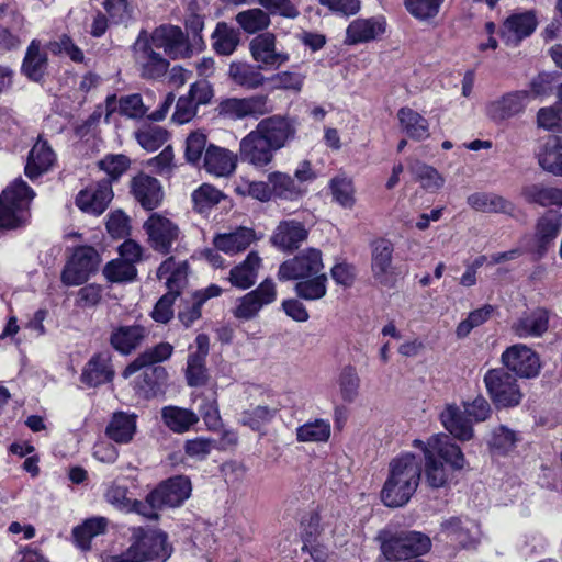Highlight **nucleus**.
I'll use <instances>...</instances> for the list:
<instances>
[{"label":"nucleus","mask_w":562,"mask_h":562,"mask_svg":"<svg viewBox=\"0 0 562 562\" xmlns=\"http://www.w3.org/2000/svg\"><path fill=\"white\" fill-rule=\"evenodd\" d=\"M412 446L424 454L425 479L432 488L449 485L468 464L461 447L447 434L432 435L427 441L414 439Z\"/></svg>","instance_id":"obj_1"},{"label":"nucleus","mask_w":562,"mask_h":562,"mask_svg":"<svg viewBox=\"0 0 562 562\" xmlns=\"http://www.w3.org/2000/svg\"><path fill=\"white\" fill-rule=\"evenodd\" d=\"M422 476V463L413 452H402L389 463V475L381 490V501L390 508L406 505L415 494Z\"/></svg>","instance_id":"obj_2"},{"label":"nucleus","mask_w":562,"mask_h":562,"mask_svg":"<svg viewBox=\"0 0 562 562\" xmlns=\"http://www.w3.org/2000/svg\"><path fill=\"white\" fill-rule=\"evenodd\" d=\"M130 546L119 555L120 562H166L173 553L169 536L151 526L132 527Z\"/></svg>","instance_id":"obj_3"},{"label":"nucleus","mask_w":562,"mask_h":562,"mask_svg":"<svg viewBox=\"0 0 562 562\" xmlns=\"http://www.w3.org/2000/svg\"><path fill=\"white\" fill-rule=\"evenodd\" d=\"M378 540L380 541L381 553L389 562L413 561L428 553L431 549L429 536L416 530L381 532Z\"/></svg>","instance_id":"obj_4"},{"label":"nucleus","mask_w":562,"mask_h":562,"mask_svg":"<svg viewBox=\"0 0 562 562\" xmlns=\"http://www.w3.org/2000/svg\"><path fill=\"white\" fill-rule=\"evenodd\" d=\"M324 512L325 507L317 504L302 514L299 520L301 551L307 553L314 562H326L328 559V548L319 540L325 529L330 526Z\"/></svg>","instance_id":"obj_5"},{"label":"nucleus","mask_w":562,"mask_h":562,"mask_svg":"<svg viewBox=\"0 0 562 562\" xmlns=\"http://www.w3.org/2000/svg\"><path fill=\"white\" fill-rule=\"evenodd\" d=\"M483 383L497 411L515 408L524 400L518 379L502 367L488 369L483 376Z\"/></svg>","instance_id":"obj_6"},{"label":"nucleus","mask_w":562,"mask_h":562,"mask_svg":"<svg viewBox=\"0 0 562 562\" xmlns=\"http://www.w3.org/2000/svg\"><path fill=\"white\" fill-rule=\"evenodd\" d=\"M100 263L101 256L93 246H76L66 260L60 280L66 286L82 285L98 272Z\"/></svg>","instance_id":"obj_7"},{"label":"nucleus","mask_w":562,"mask_h":562,"mask_svg":"<svg viewBox=\"0 0 562 562\" xmlns=\"http://www.w3.org/2000/svg\"><path fill=\"white\" fill-rule=\"evenodd\" d=\"M135 64L144 79H159L169 68V60L160 53V48L151 43L146 31H140L132 46Z\"/></svg>","instance_id":"obj_8"},{"label":"nucleus","mask_w":562,"mask_h":562,"mask_svg":"<svg viewBox=\"0 0 562 562\" xmlns=\"http://www.w3.org/2000/svg\"><path fill=\"white\" fill-rule=\"evenodd\" d=\"M501 363L502 368L517 379H536L542 369L539 353L524 344L507 347L501 355Z\"/></svg>","instance_id":"obj_9"},{"label":"nucleus","mask_w":562,"mask_h":562,"mask_svg":"<svg viewBox=\"0 0 562 562\" xmlns=\"http://www.w3.org/2000/svg\"><path fill=\"white\" fill-rule=\"evenodd\" d=\"M323 268L322 251L311 247L284 260L279 266L277 278L281 282L303 280L323 273Z\"/></svg>","instance_id":"obj_10"},{"label":"nucleus","mask_w":562,"mask_h":562,"mask_svg":"<svg viewBox=\"0 0 562 562\" xmlns=\"http://www.w3.org/2000/svg\"><path fill=\"white\" fill-rule=\"evenodd\" d=\"M192 483L189 476L179 474L161 481L149 492V502L160 507H180L191 496Z\"/></svg>","instance_id":"obj_11"},{"label":"nucleus","mask_w":562,"mask_h":562,"mask_svg":"<svg viewBox=\"0 0 562 562\" xmlns=\"http://www.w3.org/2000/svg\"><path fill=\"white\" fill-rule=\"evenodd\" d=\"M371 272L375 282L387 289H393L397 282L395 268L392 266L394 245L391 240L379 237L370 243Z\"/></svg>","instance_id":"obj_12"},{"label":"nucleus","mask_w":562,"mask_h":562,"mask_svg":"<svg viewBox=\"0 0 562 562\" xmlns=\"http://www.w3.org/2000/svg\"><path fill=\"white\" fill-rule=\"evenodd\" d=\"M277 44V36L271 32L259 33L249 42L250 55L259 69L277 70L289 61L290 55Z\"/></svg>","instance_id":"obj_13"},{"label":"nucleus","mask_w":562,"mask_h":562,"mask_svg":"<svg viewBox=\"0 0 562 562\" xmlns=\"http://www.w3.org/2000/svg\"><path fill=\"white\" fill-rule=\"evenodd\" d=\"M272 111L269 99L265 94L248 98H227L217 106L218 115L229 120H241L247 116L259 117Z\"/></svg>","instance_id":"obj_14"},{"label":"nucleus","mask_w":562,"mask_h":562,"mask_svg":"<svg viewBox=\"0 0 562 562\" xmlns=\"http://www.w3.org/2000/svg\"><path fill=\"white\" fill-rule=\"evenodd\" d=\"M148 36L151 43L171 59L189 58L192 55V46L187 34L179 26L160 25L156 27Z\"/></svg>","instance_id":"obj_15"},{"label":"nucleus","mask_w":562,"mask_h":562,"mask_svg":"<svg viewBox=\"0 0 562 562\" xmlns=\"http://www.w3.org/2000/svg\"><path fill=\"white\" fill-rule=\"evenodd\" d=\"M255 131L266 139L272 148L280 150L295 138L296 123L285 115H271L262 119Z\"/></svg>","instance_id":"obj_16"},{"label":"nucleus","mask_w":562,"mask_h":562,"mask_svg":"<svg viewBox=\"0 0 562 562\" xmlns=\"http://www.w3.org/2000/svg\"><path fill=\"white\" fill-rule=\"evenodd\" d=\"M195 350L191 351L187 358L184 369L186 382L190 387L205 385L210 380V373L206 367V358L210 353V337L205 333L198 334L194 339Z\"/></svg>","instance_id":"obj_17"},{"label":"nucleus","mask_w":562,"mask_h":562,"mask_svg":"<svg viewBox=\"0 0 562 562\" xmlns=\"http://www.w3.org/2000/svg\"><path fill=\"white\" fill-rule=\"evenodd\" d=\"M144 228L151 248L161 255H168L179 237L178 226L159 213H150Z\"/></svg>","instance_id":"obj_18"},{"label":"nucleus","mask_w":562,"mask_h":562,"mask_svg":"<svg viewBox=\"0 0 562 562\" xmlns=\"http://www.w3.org/2000/svg\"><path fill=\"white\" fill-rule=\"evenodd\" d=\"M276 149L255 130L239 143V158L257 169L267 167L274 158Z\"/></svg>","instance_id":"obj_19"},{"label":"nucleus","mask_w":562,"mask_h":562,"mask_svg":"<svg viewBox=\"0 0 562 562\" xmlns=\"http://www.w3.org/2000/svg\"><path fill=\"white\" fill-rule=\"evenodd\" d=\"M440 530L461 549L473 550L480 543V526L473 520L453 516L441 522Z\"/></svg>","instance_id":"obj_20"},{"label":"nucleus","mask_w":562,"mask_h":562,"mask_svg":"<svg viewBox=\"0 0 562 562\" xmlns=\"http://www.w3.org/2000/svg\"><path fill=\"white\" fill-rule=\"evenodd\" d=\"M130 191L145 211H154L159 207L164 199V190L159 180L143 172L132 178Z\"/></svg>","instance_id":"obj_21"},{"label":"nucleus","mask_w":562,"mask_h":562,"mask_svg":"<svg viewBox=\"0 0 562 562\" xmlns=\"http://www.w3.org/2000/svg\"><path fill=\"white\" fill-rule=\"evenodd\" d=\"M114 376L112 356L105 350L92 355L82 369L80 381L88 387H99L112 382Z\"/></svg>","instance_id":"obj_22"},{"label":"nucleus","mask_w":562,"mask_h":562,"mask_svg":"<svg viewBox=\"0 0 562 562\" xmlns=\"http://www.w3.org/2000/svg\"><path fill=\"white\" fill-rule=\"evenodd\" d=\"M530 92L517 90L505 93L486 106L487 116L494 122H502L522 113L529 102Z\"/></svg>","instance_id":"obj_23"},{"label":"nucleus","mask_w":562,"mask_h":562,"mask_svg":"<svg viewBox=\"0 0 562 562\" xmlns=\"http://www.w3.org/2000/svg\"><path fill=\"white\" fill-rule=\"evenodd\" d=\"M538 20L533 11L510 14L501 27V36L506 45L517 46L537 29Z\"/></svg>","instance_id":"obj_24"},{"label":"nucleus","mask_w":562,"mask_h":562,"mask_svg":"<svg viewBox=\"0 0 562 562\" xmlns=\"http://www.w3.org/2000/svg\"><path fill=\"white\" fill-rule=\"evenodd\" d=\"M114 193L111 181L100 180L92 182L76 195V205L81 211H105Z\"/></svg>","instance_id":"obj_25"},{"label":"nucleus","mask_w":562,"mask_h":562,"mask_svg":"<svg viewBox=\"0 0 562 562\" xmlns=\"http://www.w3.org/2000/svg\"><path fill=\"white\" fill-rule=\"evenodd\" d=\"M549 319L548 308L539 306L519 316L512 324L510 329L518 338H539L548 331Z\"/></svg>","instance_id":"obj_26"},{"label":"nucleus","mask_w":562,"mask_h":562,"mask_svg":"<svg viewBox=\"0 0 562 562\" xmlns=\"http://www.w3.org/2000/svg\"><path fill=\"white\" fill-rule=\"evenodd\" d=\"M238 155L227 148L210 144L206 148L203 166L205 170L216 177H228L235 172Z\"/></svg>","instance_id":"obj_27"},{"label":"nucleus","mask_w":562,"mask_h":562,"mask_svg":"<svg viewBox=\"0 0 562 562\" xmlns=\"http://www.w3.org/2000/svg\"><path fill=\"white\" fill-rule=\"evenodd\" d=\"M173 353V346L170 342L161 341L140 352L133 361H131L122 371L124 379L131 378L136 372L146 367H157L159 363L167 361Z\"/></svg>","instance_id":"obj_28"},{"label":"nucleus","mask_w":562,"mask_h":562,"mask_svg":"<svg viewBox=\"0 0 562 562\" xmlns=\"http://www.w3.org/2000/svg\"><path fill=\"white\" fill-rule=\"evenodd\" d=\"M445 429L460 441H469L474 436L472 420L456 405H448L440 414Z\"/></svg>","instance_id":"obj_29"},{"label":"nucleus","mask_w":562,"mask_h":562,"mask_svg":"<svg viewBox=\"0 0 562 562\" xmlns=\"http://www.w3.org/2000/svg\"><path fill=\"white\" fill-rule=\"evenodd\" d=\"M147 333L139 324L121 325L110 335L111 347L123 356L131 355L145 339Z\"/></svg>","instance_id":"obj_30"},{"label":"nucleus","mask_w":562,"mask_h":562,"mask_svg":"<svg viewBox=\"0 0 562 562\" xmlns=\"http://www.w3.org/2000/svg\"><path fill=\"white\" fill-rule=\"evenodd\" d=\"M307 235L308 233L303 224L294 221L281 222L271 236V243L282 251L293 252L299 249Z\"/></svg>","instance_id":"obj_31"},{"label":"nucleus","mask_w":562,"mask_h":562,"mask_svg":"<svg viewBox=\"0 0 562 562\" xmlns=\"http://www.w3.org/2000/svg\"><path fill=\"white\" fill-rule=\"evenodd\" d=\"M56 159L55 153L41 136L33 145L29 153L27 161L25 165V175L34 180L47 172L54 165Z\"/></svg>","instance_id":"obj_32"},{"label":"nucleus","mask_w":562,"mask_h":562,"mask_svg":"<svg viewBox=\"0 0 562 562\" xmlns=\"http://www.w3.org/2000/svg\"><path fill=\"white\" fill-rule=\"evenodd\" d=\"M385 31L383 18L356 19L346 30L345 43L356 45L375 40Z\"/></svg>","instance_id":"obj_33"},{"label":"nucleus","mask_w":562,"mask_h":562,"mask_svg":"<svg viewBox=\"0 0 562 562\" xmlns=\"http://www.w3.org/2000/svg\"><path fill=\"white\" fill-rule=\"evenodd\" d=\"M188 271V261L177 263L175 257L170 256L159 265L156 274L159 280L166 279L167 293H175L178 297L187 282Z\"/></svg>","instance_id":"obj_34"},{"label":"nucleus","mask_w":562,"mask_h":562,"mask_svg":"<svg viewBox=\"0 0 562 562\" xmlns=\"http://www.w3.org/2000/svg\"><path fill=\"white\" fill-rule=\"evenodd\" d=\"M47 66V53L42 49V45L38 40H32L26 48L21 65V72L31 81L40 82L45 76Z\"/></svg>","instance_id":"obj_35"},{"label":"nucleus","mask_w":562,"mask_h":562,"mask_svg":"<svg viewBox=\"0 0 562 562\" xmlns=\"http://www.w3.org/2000/svg\"><path fill=\"white\" fill-rule=\"evenodd\" d=\"M136 428L137 416L135 414L115 412L105 428V436L116 443L125 445L133 440Z\"/></svg>","instance_id":"obj_36"},{"label":"nucleus","mask_w":562,"mask_h":562,"mask_svg":"<svg viewBox=\"0 0 562 562\" xmlns=\"http://www.w3.org/2000/svg\"><path fill=\"white\" fill-rule=\"evenodd\" d=\"M34 198L33 190L23 180H16L0 194V211H27Z\"/></svg>","instance_id":"obj_37"},{"label":"nucleus","mask_w":562,"mask_h":562,"mask_svg":"<svg viewBox=\"0 0 562 562\" xmlns=\"http://www.w3.org/2000/svg\"><path fill=\"white\" fill-rule=\"evenodd\" d=\"M268 180L271 183L273 199L297 201L307 192L306 186H301L285 172L273 171L268 175Z\"/></svg>","instance_id":"obj_38"},{"label":"nucleus","mask_w":562,"mask_h":562,"mask_svg":"<svg viewBox=\"0 0 562 562\" xmlns=\"http://www.w3.org/2000/svg\"><path fill=\"white\" fill-rule=\"evenodd\" d=\"M168 376L162 366L146 367L137 381V390L146 400L155 398L165 394Z\"/></svg>","instance_id":"obj_39"},{"label":"nucleus","mask_w":562,"mask_h":562,"mask_svg":"<svg viewBox=\"0 0 562 562\" xmlns=\"http://www.w3.org/2000/svg\"><path fill=\"white\" fill-rule=\"evenodd\" d=\"M108 519L105 517H91L72 528L74 544L83 552L91 550L92 539L106 532Z\"/></svg>","instance_id":"obj_40"},{"label":"nucleus","mask_w":562,"mask_h":562,"mask_svg":"<svg viewBox=\"0 0 562 562\" xmlns=\"http://www.w3.org/2000/svg\"><path fill=\"white\" fill-rule=\"evenodd\" d=\"M260 262L259 255L256 251H250L243 262L231 269L229 282L232 285L240 290L251 288L256 282Z\"/></svg>","instance_id":"obj_41"},{"label":"nucleus","mask_w":562,"mask_h":562,"mask_svg":"<svg viewBox=\"0 0 562 562\" xmlns=\"http://www.w3.org/2000/svg\"><path fill=\"white\" fill-rule=\"evenodd\" d=\"M164 424L175 434H184L193 428L200 420L192 409L179 406H165L161 409Z\"/></svg>","instance_id":"obj_42"},{"label":"nucleus","mask_w":562,"mask_h":562,"mask_svg":"<svg viewBox=\"0 0 562 562\" xmlns=\"http://www.w3.org/2000/svg\"><path fill=\"white\" fill-rule=\"evenodd\" d=\"M105 102L108 115L117 110L121 115L128 119H142L148 111V106L144 104L138 93L123 95L119 101L116 100V95L112 94L106 98Z\"/></svg>","instance_id":"obj_43"},{"label":"nucleus","mask_w":562,"mask_h":562,"mask_svg":"<svg viewBox=\"0 0 562 562\" xmlns=\"http://www.w3.org/2000/svg\"><path fill=\"white\" fill-rule=\"evenodd\" d=\"M397 117L402 131L414 140H423L429 137V123L422 114L411 108H401Z\"/></svg>","instance_id":"obj_44"},{"label":"nucleus","mask_w":562,"mask_h":562,"mask_svg":"<svg viewBox=\"0 0 562 562\" xmlns=\"http://www.w3.org/2000/svg\"><path fill=\"white\" fill-rule=\"evenodd\" d=\"M521 195L528 203L541 207H562V188L530 184L522 189Z\"/></svg>","instance_id":"obj_45"},{"label":"nucleus","mask_w":562,"mask_h":562,"mask_svg":"<svg viewBox=\"0 0 562 562\" xmlns=\"http://www.w3.org/2000/svg\"><path fill=\"white\" fill-rule=\"evenodd\" d=\"M554 217L548 216L544 213L537 223L536 238L537 251L540 255L547 252L550 244L557 238L562 227V213H554Z\"/></svg>","instance_id":"obj_46"},{"label":"nucleus","mask_w":562,"mask_h":562,"mask_svg":"<svg viewBox=\"0 0 562 562\" xmlns=\"http://www.w3.org/2000/svg\"><path fill=\"white\" fill-rule=\"evenodd\" d=\"M519 441L517 431L506 425H498L493 428L487 445L492 454L505 457L516 448Z\"/></svg>","instance_id":"obj_47"},{"label":"nucleus","mask_w":562,"mask_h":562,"mask_svg":"<svg viewBox=\"0 0 562 562\" xmlns=\"http://www.w3.org/2000/svg\"><path fill=\"white\" fill-rule=\"evenodd\" d=\"M240 43L238 30L225 22H218L212 34V47L216 54L222 56L232 55Z\"/></svg>","instance_id":"obj_48"},{"label":"nucleus","mask_w":562,"mask_h":562,"mask_svg":"<svg viewBox=\"0 0 562 562\" xmlns=\"http://www.w3.org/2000/svg\"><path fill=\"white\" fill-rule=\"evenodd\" d=\"M497 314V306L492 304H483L482 306L469 312L467 318L462 319L456 327V336L458 339L467 338L471 331L492 319Z\"/></svg>","instance_id":"obj_49"},{"label":"nucleus","mask_w":562,"mask_h":562,"mask_svg":"<svg viewBox=\"0 0 562 562\" xmlns=\"http://www.w3.org/2000/svg\"><path fill=\"white\" fill-rule=\"evenodd\" d=\"M261 69L247 63L233 61L228 68L229 78L238 86L247 89H257L261 87L266 78L260 72Z\"/></svg>","instance_id":"obj_50"},{"label":"nucleus","mask_w":562,"mask_h":562,"mask_svg":"<svg viewBox=\"0 0 562 562\" xmlns=\"http://www.w3.org/2000/svg\"><path fill=\"white\" fill-rule=\"evenodd\" d=\"M538 161L544 170L562 176V138L550 137L541 147Z\"/></svg>","instance_id":"obj_51"},{"label":"nucleus","mask_w":562,"mask_h":562,"mask_svg":"<svg viewBox=\"0 0 562 562\" xmlns=\"http://www.w3.org/2000/svg\"><path fill=\"white\" fill-rule=\"evenodd\" d=\"M235 21L247 34H257L269 27L271 19L268 12L260 8L247 9L235 15Z\"/></svg>","instance_id":"obj_52"},{"label":"nucleus","mask_w":562,"mask_h":562,"mask_svg":"<svg viewBox=\"0 0 562 562\" xmlns=\"http://www.w3.org/2000/svg\"><path fill=\"white\" fill-rule=\"evenodd\" d=\"M294 292L299 299L317 301L327 293L328 278L326 273L316 274L303 280H296Z\"/></svg>","instance_id":"obj_53"},{"label":"nucleus","mask_w":562,"mask_h":562,"mask_svg":"<svg viewBox=\"0 0 562 562\" xmlns=\"http://www.w3.org/2000/svg\"><path fill=\"white\" fill-rule=\"evenodd\" d=\"M168 131L159 125L143 124L136 132L137 143L147 151H155L168 139Z\"/></svg>","instance_id":"obj_54"},{"label":"nucleus","mask_w":562,"mask_h":562,"mask_svg":"<svg viewBox=\"0 0 562 562\" xmlns=\"http://www.w3.org/2000/svg\"><path fill=\"white\" fill-rule=\"evenodd\" d=\"M330 437V424L326 419L307 422L296 428L299 442H326Z\"/></svg>","instance_id":"obj_55"},{"label":"nucleus","mask_w":562,"mask_h":562,"mask_svg":"<svg viewBox=\"0 0 562 562\" xmlns=\"http://www.w3.org/2000/svg\"><path fill=\"white\" fill-rule=\"evenodd\" d=\"M199 415L202 417L207 430L217 431L222 427V418L217 404V392L213 390L209 395H200Z\"/></svg>","instance_id":"obj_56"},{"label":"nucleus","mask_w":562,"mask_h":562,"mask_svg":"<svg viewBox=\"0 0 562 562\" xmlns=\"http://www.w3.org/2000/svg\"><path fill=\"white\" fill-rule=\"evenodd\" d=\"M102 272L111 283H128L137 278V268L120 258L106 262Z\"/></svg>","instance_id":"obj_57"},{"label":"nucleus","mask_w":562,"mask_h":562,"mask_svg":"<svg viewBox=\"0 0 562 562\" xmlns=\"http://www.w3.org/2000/svg\"><path fill=\"white\" fill-rule=\"evenodd\" d=\"M338 385L344 402L352 403L356 401L360 389V378L356 367L347 364L341 369L338 376Z\"/></svg>","instance_id":"obj_58"},{"label":"nucleus","mask_w":562,"mask_h":562,"mask_svg":"<svg viewBox=\"0 0 562 562\" xmlns=\"http://www.w3.org/2000/svg\"><path fill=\"white\" fill-rule=\"evenodd\" d=\"M408 169L416 180L420 182L422 187L427 190H437L443 184V178L439 172L420 160L411 161Z\"/></svg>","instance_id":"obj_59"},{"label":"nucleus","mask_w":562,"mask_h":562,"mask_svg":"<svg viewBox=\"0 0 562 562\" xmlns=\"http://www.w3.org/2000/svg\"><path fill=\"white\" fill-rule=\"evenodd\" d=\"M100 170L108 175V181L116 182L131 166V159L123 154H108L97 162Z\"/></svg>","instance_id":"obj_60"},{"label":"nucleus","mask_w":562,"mask_h":562,"mask_svg":"<svg viewBox=\"0 0 562 562\" xmlns=\"http://www.w3.org/2000/svg\"><path fill=\"white\" fill-rule=\"evenodd\" d=\"M102 5L113 24L127 26L135 19V9L127 0H103Z\"/></svg>","instance_id":"obj_61"},{"label":"nucleus","mask_w":562,"mask_h":562,"mask_svg":"<svg viewBox=\"0 0 562 562\" xmlns=\"http://www.w3.org/2000/svg\"><path fill=\"white\" fill-rule=\"evenodd\" d=\"M358 276V270L355 263L348 262L345 258H336L334 266L330 268V277L336 285L344 289L353 286Z\"/></svg>","instance_id":"obj_62"},{"label":"nucleus","mask_w":562,"mask_h":562,"mask_svg":"<svg viewBox=\"0 0 562 562\" xmlns=\"http://www.w3.org/2000/svg\"><path fill=\"white\" fill-rule=\"evenodd\" d=\"M278 413L277 408H270L266 405H258L243 413L241 423L254 431H259L262 426L272 422Z\"/></svg>","instance_id":"obj_63"},{"label":"nucleus","mask_w":562,"mask_h":562,"mask_svg":"<svg viewBox=\"0 0 562 562\" xmlns=\"http://www.w3.org/2000/svg\"><path fill=\"white\" fill-rule=\"evenodd\" d=\"M537 124L543 130L562 133V105L557 102L554 105L541 108L537 113Z\"/></svg>","instance_id":"obj_64"}]
</instances>
